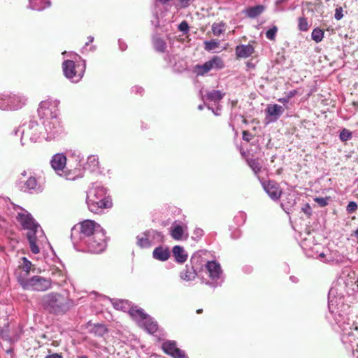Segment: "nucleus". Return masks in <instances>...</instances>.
<instances>
[{
	"label": "nucleus",
	"instance_id": "1",
	"mask_svg": "<svg viewBox=\"0 0 358 358\" xmlns=\"http://www.w3.org/2000/svg\"><path fill=\"white\" fill-rule=\"evenodd\" d=\"M336 291L331 289L329 292V313L327 318L332 327L338 331L341 332V341L346 348L353 346L357 334L354 331L358 333V325L354 322L350 323V320L347 316L346 311L349 306L344 304L343 296H336Z\"/></svg>",
	"mask_w": 358,
	"mask_h": 358
},
{
	"label": "nucleus",
	"instance_id": "2",
	"mask_svg": "<svg viewBox=\"0 0 358 358\" xmlns=\"http://www.w3.org/2000/svg\"><path fill=\"white\" fill-rule=\"evenodd\" d=\"M74 245L85 246L88 252L100 253L106 248V238L103 228L93 220H86L72 229Z\"/></svg>",
	"mask_w": 358,
	"mask_h": 358
},
{
	"label": "nucleus",
	"instance_id": "3",
	"mask_svg": "<svg viewBox=\"0 0 358 358\" xmlns=\"http://www.w3.org/2000/svg\"><path fill=\"white\" fill-rule=\"evenodd\" d=\"M59 103L57 99H48L39 104L38 113L43 129V138L46 141L59 137L64 131L59 117Z\"/></svg>",
	"mask_w": 358,
	"mask_h": 358
},
{
	"label": "nucleus",
	"instance_id": "4",
	"mask_svg": "<svg viewBox=\"0 0 358 358\" xmlns=\"http://www.w3.org/2000/svg\"><path fill=\"white\" fill-rule=\"evenodd\" d=\"M16 218L22 229L27 231V238L31 251L34 254L39 253L40 247L47 241L40 224L34 220L31 213L24 209L17 213Z\"/></svg>",
	"mask_w": 358,
	"mask_h": 358
},
{
	"label": "nucleus",
	"instance_id": "5",
	"mask_svg": "<svg viewBox=\"0 0 358 358\" xmlns=\"http://www.w3.org/2000/svg\"><path fill=\"white\" fill-rule=\"evenodd\" d=\"M40 303L46 312L56 315L66 313L75 306L73 299L66 295L55 292L43 295Z\"/></svg>",
	"mask_w": 358,
	"mask_h": 358
},
{
	"label": "nucleus",
	"instance_id": "6",
	"mask_svg": "<svg viewBox=\"0 0 358 358\" xmlns=\"http://www.w3.org/2000/svg\"><path fill=\"white\" fill-rule=\"evenodd\" d=\"M106 194L107 190L104 187L93 185L87 192L86 203L89 210L94 213H99L103 209L110 208L112 201Z\"/></svg>",
	"mask_w": 358,
	"mask_h": 358
},
{
	"label": "nucleus",
	"instance_id": "7",
	"mask_svg": "<svg viewBox=\"0 0 358 358\" xmlns=\"http://www.w3.org/2000/svg\"><path fill=\"white\" fill-rule=\"evenodd\" d=\"M43 129L42 125H40L36 121L30 120L27 123L23 124L21 127L15 128L12 132L13 136H20V143L23 146L29 140L31 143H36L43 138Z\"/></svg>",
	"mask_w": 358,
	"mask_h": 358
},
{
	"label": "nucleus",
	"instance_id": "8",
	"mask_svg": "<svg viewBox=\"0 0 358 358\" xmlns=\"http://www.w3.org/2000/svg\"><path fill=\"white\" fill-rule=\"evenodd\" d=\"M73 56V58H78L81 60V63L76 64L72 59H66L62 63V70L64 76L71 82L77 83L84 76L86 64L85 60L82 59L80 56L76 53H71L70 57Z\"/></svg>",
	"mask_w": 358,
	"mask_h": 358
},
{
	"label": "nucleus",
	"instance_id": "9",
	"mask_svg": "<svg viewBox=\"0 0 358 358\" xmlns=\"http://www.w3.org/2000/svg\"><path fill=\"white\" fill-rule=\"evenodd\" d=\"M203 271L208 274L209 278L208 280L203 278V283L214 289L222 285L224 277L220 264L218 262L216 261H207L205 263V267Z\"/></svg>",
	"mask_w": 358,
	"mask_h": 358
},
{
	"label": "nucleus",
	"instance_id": "10",
	"mask_svg": "<svg viewBox=\"0 0 358 358\" xmlns=\"http://www.w3.org/2000/svg\"><path fill=\"white\" fill-rule=\"evenodd\" d=\"M16 185L21 192L27 194H38L43 191L42 185L38 181L35 174L27 171L21 173Z\"/></svg>",
	"mask_w": 358,
	"mask_h": 358
},
{
	"label": "nucleus",
	"instance_id": "11",
	"mask_svg": "<svg viewBox=\"0 0 358 358\" xmlns=\"http://www.w3.org/2000/svg\"><path fill=\"white\" fill-rule=\"evenodd\" d=\"M27 99L22 94L13 93L0 94V110L14 111L22 108L26 105Z\"/></svg>",
	"mask_w": 358,
	"mask_h": 358
},
{
	"label": "nucleus",
	"instance_id": "12",
	"mask_svg": "<svg viewBox=\"0 0 358 358\" xmlns=\"http://www.w3.org/2000/svg\"><path fill=\"white\" fill-rule=\"evenodd\" d=\"M164 242V234L153 229L146 230L136 236V245L141 249L150 248L154 245Z\"/></svg>",
	"mask_w": 358,
	"mask_h": 358
},
{
	"label": "nucleus",
	"instance_id": "13",
	"mask_svg": "<svg viewBox=\"0 0 358 358\" xmlns=\"http://www.w3.org/2000/svg\"><path fill=\"white\" fill-rule=\"evenodd\" d=\"M130 315L136 322L138 325L149 334H154L158 329L156 321L146 314L142 308H133L130 310Z\"/></svg>",
	"mask_w": 358,
	"mask_h": 358
},
{
	"label": "nucleus",
	"instance_id": "14",
	"mask_svg": "<svg viewBox=\"0 0 358 358\" xmlns=\"http://www.w3.org/2000/svg\"><path fill=\"white\" fill-rule=\"evenodd\" d=\"M18 282L24 289L45 292L52 287L50 279L36 275L29 279L19 278Z\"/></svg>",
	"mask_w": 358,
	"mask_h": 358
},
{
	"label": "nucleus",
	"instance_id": "15",
	"mask_svg": "<svg viewBox=\"0 0 358 358\" xmlns=\"http://www.w3.org/2000/svg\"><path fill=\"white\" fill-rule=\"evenodd\" d=\"M224 66L222 59L218 56H213L210 60L203 64H196L192 69V72L196 76H204L213 70H220Z\"/></svg>",
	"mask_w": 358,
	"mask_h": 358
},
{
	"label": "nucleus",
	"instance_id": "16",
	"mask_svg": "<svg viewBox=\"0 0 358 358\" xmlns=\"http://www.w3.org/2000/svg\"><path fill=\"white\" fill-rule=\"evenodd\" d=\"M162 31H164V26L160 24H156L152 36V44L157 52H164L167 48L166 41L169 38V35L161 33Z\"/></svg>",
	"mask_w": 358,
	"mask_h": 358
},
{
	"label": "nucleus",
	"instance_id": "17",
	"mask_svg": "<svg viewBox=\"0 0 358 358\" xmlns=\"http://www.w3.org/2000/svg\"><path fill=\"white\" fill-rule=\"evenodd\" d=\"M162 350L173 358H188L185 352L177 347L174 341H166L162 344Z\"/></svg>",
	"mask_w": 358,
	"mask_h": 358
},
{
	"label": "nucleus",
	"instance_id": "18",
	"mask_svg": "<svg viewBox=\"0 0 358 358\" xmlns=\"http://www.w3.org/2000/svg\"><path fill=\"white\" fill-rule=\"evenodd\" d=\"M50 163L58 175H62L66 165V157L64 153H57L52 157Z\"/></svg>",
	"mask_w": 358,
	"mask_h": 358
},
{
	"label": "nucleus",
	"instance_id": "19",
	"mask_svg": "<svg viewBox=\"0 0 358 358\" xmlns=\"http://www.w3.org/2000/svg\"><path fill=\"white\" fill-rule=\"evenodd\" d=\"M282 106L278 104L268 105L266 109V120L268 122H276L284 113Z\"/></svg>",
	"mask_w": 358,
	"mask_h": 358
},
{
	"label": "nucleus",
	"instance_id": "20",
	"mask_svg": "<svg viewBox=\"0 0 358 358\" xmlns=\"http://www.w3.org/2000/svg\"><path fill=\"white\" fill-rule=\"evenodd\" d=\"M263 187L271 199L275 201L280 197L282 192L278 184L275 182L268 181L267 182H264Z\"/></svg>",
	"mask_w": 358,
	"mask_h": 358
},
{
	"label": "nucleus",
	"instance_id": "21",
	"mask_svg": "<svg viewBox=\"0 0 358 358\" xmlns=\"http://www.w3.org/2000/svg\"><path fill=\"white\" fill-rule=\"evenodd\" d=\"M186 223L175 221L170 228V234L175 240H180L182 238L185 231L187 229Z\"/></svg>",
	"mask_w": 358,
	"mask_h": 358
},
{
	"label": "nucleus",
	"instance_id": "22",
	"mask_svg": "<svg viewBox=\"0 0 358 358\" xmlns=\"http://www.w3.org/2000/svg\"><path fill=\"white\" fill-rule=\"evenodd\" d=\"M87 329L89 333L98 337L103 336L108 331L105 324L100 323L93 324L91 322L87 324Z\"/></svg>",
	"mask_w": 358,
	"mask_h": 358
},
{
	"label": "nucleus",
	"instance_id": "23",
	"mask_svg": "<svg viewBox=\"0 0 358 358\" xmlns=\"http://www.w3.org/2000/svg\"><path fill=\"white\" fill-rule=\"evenodd\" d=\"M170 250L167 247L159 245L155 248L152 252V257L155 259L165 262L170 257Z\"/></svg>",
	"mask_w": 358,
	"mask_h": 358
},
{
	"label": "nucleus",
	"instance_id": "24",
	"mask_svg": "<svg viewBox=\"0 0 358 358\" xmlns=\"http://www.w3.org/2000/svg\"><path fill=\"white\" fill-rule=\"evenodd\" d=\"M236 55L238 58H248L255 52V48L252 45H239L236 47Z\"/></svg>",
	"mask_w": 358,
	"mask_h": 358
},
{
	"label": "nucleus",
	"instance_id": "25",
	"mask_svg": "<svg viewBox=\"0 0 358 358\" xmlns=\"http://www.w3.org/2000/svg\"><path fill=\"white\" fill-rule=\"evenodd\" d=\"M196 275L197 271L189 265H186L185 268L179 275L180 278L186 282L194 280Z\"/></svg>",
	"mask_w": 358,
	"mask_h": 358
},
{
	"label": "nucleus",
	"instance_id": "26",
	"mask_svg": "<svg viewBox=\"0 0 358 358\" xmlns=\"http://www.w3.org/2000/svg\"><path fill=\"white\" fill-rule=\"evenodd\" d=\"M224 95L225 93L221 90H212L207 92V93L203 96L202 99L204 101H210L216 103L222 100Z\"/></svg>",
	"mask_w": 358,
	"mask_h": 358
},
{
	"label": "nucleus",
	"instance_id": "27",
	"mask_svg": "<svg viewBox=\"0 0 358 358\" xmlns=\"http://www.w3.org/2000/svg\"><path fill=\"white\" fill-rule=\"evenodd\" d=\"M112 304L116 310H122L124 312L128 311L129 313L131 309L138 308L136 306H131L129 301L124 299H113Z\"/></svg>",
	"mask_w": 358,
	"mask_h": 358
},
{
	"label": "nucleus",
	"instance_id": "28",
	"mask_svg": "<svg viewBox=\"0 0 358 358\" xmlns=\"http://www.w3.org/2000/svg\"><path fill=\"white\" fill-rule=\"evenodd\" d=\"M173 255L176 261L179 264H183L187 259V254L184 248L180 245H175L172 250Z\"/></svg>",
	"mask_w": 358,
	"mask_h": 358
},
{
	"label": "nucleus",
	"instance_id": "29",
	"mask_svg": "<svg viewBox=\"0 0 358 358\" xmlns=\"http://www.w3.org/2000/svg\"><path fill=\"white\" fill-rule=\"evenodd\" d=\"M314 237L311 236L310 232L306 231L304 237H301V245L303 250L308 251L313 249V245L319 246L317 244L313 243Z\"/></svg>",
	"mask_w": 358,
	"mask_h": 358
},
{
	"label": "nucleus",
	"instance_id": "30",
	"mask_svg": "<svg viewBox=\"0 0 358 358\" xmlns=\"http://www.w3.org/2000/svg\"><path fill=\"white\" fill-rule=\"evenodd\" d=\"M206 262L199 252L194 253L190 259L191 266L196 271L199 268L203 271Z\"/></svg>",
	"mask_w": 358,
	"mask_h": 358
},
{
	"label": "nucleus",
	"instance_id": "31",
	"mask_svg": "<svg viewBox=\"0 0 358 358\" xmlns=\"http://www.w3.org/2000/svg\"><path fill=\"white\" fill-rule=\"evenodd\" d=\"M164 61L166 62L167 66L172 68L174 71H180L185 69L180 64L178 65L176 55L167 54L164 57Z\"/></svg>",
	"mask_w": 358,
	"mask_h": 358
},
{
	"label": "nucleus",
	"instance_id": "32",
	"mask_svg": "<svg viewBox=\"0 0 358 358\" xmlns=\"http://www.w3.org/2000/svg\"><path fill=\"white\" fill-rule=\"evenodd\" d=\"M265 10V6L263 5H258L252 7H249L244 10L245 14L250 18H255L261 15Z\"/></svg>",
	"mask_w": 358,
	"mask_h": 358
},
{
	"label": "nucleus",
	"instance_id": "33",
	"mask_svg": "<svg viewBox=\"0 0 358 358\" xmlns=\"http://www.w3.org/2000/svg\"><path fill=\"white\" fill-rule=\"evenodd\" d=\"M99 168V158L96 155H90L87 157L84 169L89 170L91 172L95 171Z\"/></svg>",
	"mask_w": 358,
	"mask_h": 358
},
{
	"label": "nucleus",
	"instance_id": "34",
	"mask_svg": "<svg viewBox=\"0 0 358 358\" xmlns=\"http://www.w3.org/2000/svg\"><path fill=\"white\" fill-rule=\"evenodd\" d=\"M83 174V169H76L74 171H66L65 169H64V172L62 173V175H59V176L65 178L66 180H74L78 178L82 177Z\"/></svg>",
	"mask_w": 358,
	"mask_h": 358
},
{
	"label": "nucleus",
	"instance_id": "35",
	"mask_svg": "<svg viewBox=\"0 0 358 358\" xmlns=\"http://www.w3.org/2000/svg\"><path fill=\"white\" fill-rule=\"evenodd\" d=\"M204 49L208 52H218L217 49L220 47L218 40H210L204 41Z\"/></svg>",
	"mask_w": 358,
	"mask_h": 358
},
{
	"label": "nucleus",
	"instance_id": "36",
	"mask_svg": "<svg viewBox=\"0 0 358 358\" xmlns=\"http://www.w3.org/2000/svg\"><path fill=\"white\" fill-rule=\"evenodd\" d=\"M324 29L317 27L313 30L311 38L316 43H320L324 38Z\"/></svg>",
	"mask_w": 358,
	"mask_h": 358
},
{
	"label": "nucleus",
	"instance_id": "37",
	"mask_svg": "<svg viewBox=\"0 0 358 358\" xmlns=\"http://www.w3.org/2000/svg\"><path fill=\"white\" fill-rule=\"evenodd\" d=\"M247 163L255 174H257L261 171L262 166L257 159H248Z\"/></svg>",
	"mask_w": 358,
	"mask_h": 358
},
{
	"label": "nucleus",
	"instance_id": "38",
	"mask_svg": "<svg viewBox=\"0 0 358 358\" xmlns=\"http://www.w3.org/2000/svg\"><path fill=\"white\" fill-rule=\"evenodd\" d=\"M22 263L20 266V267L28 274L31 268L32 264L31 262L27 259L25 257L22 258Z\"/></svg>",
	"mask_w": 358,
	"mask_h": 358
},
{
	"label": "nucleus",
	"instance_id": "39",
	"mask_svg": "<svg viewBox=\"0 0 358 358\" xmlns=\"http://www.w3.org/2000/svg\"><path fill=\"white\" fill-rule=\"evenodd\" d=\"M212 31L215 36H220L224 31V24H213Z\"/></svg>",
	"mask_w": 358,
	"mask_h": 358
},
{
	"label": "nucleus",
	"instance_id": "40",
	"mask_svg": "<svg viewBox=\"0 0 358 358\" xmlns=\"http://www.w3.org/2000/svg\"><path fill=\"white\" fill-rule=\"evenodd\" d=\"M339 137L342 141H347L352 138V133L349 130L343 129L341 131Z\"/></svg>",
	"mask_w": 358,
	"mask_h": 358
},
{
	"label": "nucleus",
	"instance_id": "41",
	"mask_svg": "<svg viewBox=\"0 0 358 358\" xmlns=\"http://www.w3.org/2000/svg\"><path fill=\"white\" fill-rule=\"evenodd\" d=\"M278 31V28L275 26H273L271 28L268 29L266 32V37L269 40H274L276 33Z\"/></svg>",
	"mask_w": 358,
	"mask_h": 358
},
{
	"label": "nucleus",
	"instance_id": "42",
	"mask_svg": "<svg viewBox=\"0 0 358 358\" xmlns=\"http://www.w3.org/2000/svg\"><path fill=\"white\" fill-rule=\"evenodd\" d=\"M329 197H315L314 201L319 205L320 207H325L328 205Z\"/></svg>",
	"mask_w": 358,
	"mask_h": 358
},
{
	"label": "nucleus",
	"instance_id": "43",
	"mask_svg": "<svg viewBox=\"0 0 358 358\" xmlns=\"http://www.w3.org/2000/svg\"><path fill=\"white\" fill-rule=\"evenodd\" d=\"M194 0H178L176 7L178 8H185L192 3Z\"/></svg>",
	"mask_w": 358,
	"mask_h": 358
},
{
	"label": "nucleus",
	"instance_id": "44",
	"mask_svg": "<svg viewBox=\"0 0 358 358\" xmlns=\"http://www.w3.org/2000/svg\"><path fill=\"white\" fill-rule=\"evenodd\" d=\"M90 43H89V41L85 43V45L81 49V52L83 54H85L87 52H94L96 50V48L94 45L90 46V48H88V46Z\"/></svg>",
	"mask_w": 358,
	"mask_h": 358
},
{
	"label": "nucleus",
	"instance_id": "45",
	"mask_svg": "<svg viewBox=\"0 0 358 358\" xmlns=\"http://www.w3.org/2000/svg\"><path fill=\"white\" fill-rule=\"evenodd\" d=\"M347 211L349 213H354L357 209V204L355 201H350L347 206Z\"/></svg>",
	"mask_w": 358,
	"mask_h": 358
},
{
	"label": "nucleus",
	"instance_id": "46",
	"mask_svg": "<svg viewBox=\"0 0 358 358\" xmlns=\"http://www.w3.org/2000/svg\"><path fill=\"white\" fill-rule=\"evenodd\" d=\"M203 235V231L200 228H196L193 232V238L196 240L200 239Z\"/></svg>",
	"mask_w": 358,
	"mask_h": 358
},
{
	"label": "nucleus",
	"instance_id": "47",
	"mask_svg": "<svg viewBox=\"0 0 358 358\" xmlns=\"http://www.w3.org/2000/svg\"><path fill=\"white\" fill-rule=\"evenodd\" d=\"M343 10L341 7H338L336 8L334 17L336 20H340L343 17Z\"/></svg>",
	"mask_w": 358,
	"mask_h": 358
},
{
	"label": "nucleus",
	"instance_id": "48",
	"mask_svg": "<svg viewBox=\"0 0 358 358\" xmlns=\"http://www.w3.org/2000/svg\"><path fill=\"white\" fill-rule=\"evenodd\" d=\"M301 210L307 215L310 216L312 214V209L309 203H306L301 208Z\"/></svg>",
	"mask_w": 358,
	"mask_h": 358
},
{
	"label": "nucleus",
	"instance_id": "49",
	"mask_svg": "<svg viewBox=\"0 0 358 358\" xmlns=\"http://www.w3.org/2000/svg\"><path fill=\"white\" fill-rule=\"evenodd\" d=\"M131 92L136 94L141 95L143 93L144 90L142 87L136 85L131 88Z\"/></svg>",
	"mask_w": 358,
	"mask_h": 358
},
{
	"label": "nucleus",
	"instance_id": "50",
	"mask_svg": "<svg viewBox=\"0 0 358 358\" xmlns=\"http://www.w3.org/2000/svg\"><path fill=\"white\" fill-rule=\"evenodd\" d=\"M188 24H178V28L180 31L185 34L189 31Z\"/></svg>",
	"mask_w": 358,
	"mask_h": 358
},
{
	"label": "nucleus",
	"instance_id": "51",
	"mask_svg": "<svg viewBox=\"0 0 358 358\" xmlns=\"http://www.w3.org/2000/svg\"><path fill=\"white\" fill-rule=\"evenodd\" d=\"M252 138L251 134L248 131H243V139L245 141L249 142Z\"/></svg>",
	"mask_w": 358,
	"mask_h": 358
},
{
	"label": "nucleus",
	"instance_id": "52",
	"mask_svg": "<svg viewBox=\"0 0 358 358\" xmlns=\"http://www.w3.org/2000/svg\"><path fill=\"white\" fill-rule=\"evenodd\" d=\"M208 108L210 110H212V112L215 115H220V111H221V108L220 107L217 106L215 109L213 108L212 107H210L209 105L207 106Z\"/></svg>",
	"mask_w": 358,
	"mask_h": 358
},
{
	"label": "nucleus",
	"instance_id": "53",
	"mask_svg": "<svg viewBox=\"0 0 358 358\" xmlns=\"http://www.w3.org/2000/svg\"><path fill=\"white\" fill-rule=\"evenodd\" d=\"M118 43H119L120 50L121 51H124L127 49V45L124 42L122 41L121 40H119Z\"/></svg>",
	"mask_w": 358,
	"mask_h": 358
},
{
	"label": "nucleus",
	"instance_id": "54",
	"mask_svg": "<svg viewBox=\"0 0 358 358\" xmlns=\"http://www.w3.org/2000/svg\"><path fill=\"white\" fill-rule=\"evenodd\" d=\"M45 358H63L62 355L61 354L58 353H53L52 355H49L45 356Z\"/></svg>",
	"mask_w": 358,
	"mask_h": 358
},
{
	"label": "nucleus",
	"instance_id": "55",
	"mask_svg": "<svg viewBox=\"0 0 358 358\" xmlns=\"http://www.w3.org/2000/svg\"><path fill=\"white\" fill-rule=\"evenodd\" d=\"M238 217H241L243 223L245 222L246 219V214L244 212H239L238 215L236 217V218L237 219Z\"/></svg>",
	"mask_w": 358,
	"mask_h": 358
},
{
	"label": "nucleus",
	"instance_id": "56",
	"mask_svg": "<svg viewBox=\"0 0 358 358\" xmlns=\"http://www.w3.org/2000/svg\"><path fill=\"white\" fill-rule=\"evenodd\" d=\"M318 258L323 262H327L329 260L326 259L325 254L324 252H321L318 255Z\"/></svg>",
	"mask_w": 358,
	"mask_h": 358
},
{
	"label": "nucleus",
	"instance_id": "57",
	"mask_svg": "<svg viewBox=\"0 0 358 358\" xmlns=\"http://www.w3.org/2000/svg\"><path fill=\"white\" fill-rule=\"evenodd\" d=\"M296 94V90H291L289 91L287 94V97L290 99H292V97H294L295 95Z\"/></svg>",
	"mask_w": 358,
	"mask_h": 358
},
{
	"label": "nucleus",
	"instance_id": "58",
	"mask_svg": "<svg viewBox=\"0 0 358 358\" xmlns=\"http://www.w3.org/2000/svg\"><path fill=\"white\" fill-rule=\"evenodd\" d=\"M278 101L283 104H286L289 102V99L287 96H285L278 99Z\"/></svg>",
	"mask_w": 358,
	"mask_h": 358
},
{
	"label": "nucleus",
	"instance_id": "59",
	"mask_svg": "<svg viewBox=\"0 0 358 358\" xmlns=\"http://www.w3.org/2000/svg\"><path fill=\"white\" fill-rule=\"evenodd\" d=\"M1 336L5 340H9L10 339L8 335H7V334L3 330L1 331Z\"/></svg>",
	"mask_w": 358,
	"mask_h": 358
},
{
	"label": "nucleus",
	"instance_id": "60",
	"mask_svg": "<svg viewBox=\"0 0 358 358\" xmlns=\"http://www.w3.org/2000/svg\"><path fill=\"white\" fill-rule=\"evenodd\" d=\"M308 24H299V29L301 31H305L307 29V26Z\"/></svg>",
	"mask_w": 358,
	"mask_h": 358
},
{
	"label": "nucleus",
	"instance_id": "61",
	"mask_svg": "<svg viewBox=\"0 0 358 358\" xmlns=\"http://www.w3.org/2000/svg\"><path fill=\"white\" fill-rule=\"evenodd\" d=\"M352 236H355L357 239V243H358V228L353 231V233L352 234Z\"/></svg>",
	"mask_w": 358,
	"mask_h": 358
},
{
	"label": "nucleus",
	"instance_id": "62",
	"mask_svg": "<svg viewBox=\"0 0 358 358\" xmlns=\"http://www.w3.org/2000/svg\"><path fill=\"white\" fill-rule=\"evenodd\" d=\"M290 280L293 282H298V279L296 277H294V276H290Z\"/></svg>",
	"mask_w": 358,
	"mask_h": 358
},
{
	"label": "nucleus",
	"instance_id": "63",
	"mask_svg": "<svg viewBox=\"0 0 358 358\" xmlns=\"http://www.w3.org/2000/svg\"><path fill=\"white\" fill-rule=\"evenodd\" d=\"M287 1H288V0H278V1H276V4L280 5V4H281V3H285V2H287Z\"/></svg>",
	"mask_w": 358,
	"mask_h": 358
},
{
	"label": "nucleus",
	"instance_id": "64",
	"mask_svg": "<svg viewBox=\"0 0 358 358\" xmlns=\"http://www.w3.org/2000/svg\"><path fill=\"white\" fill-rule=\"evenodd\" d=\"M89 43H92L94 41V37L92 36H89L87 37Z\"/></svg>",
	"mask_w": 358,
	"mask_h": 358
}]
</instances>
